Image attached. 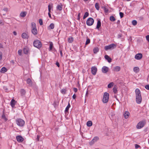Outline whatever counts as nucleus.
Masks as SVG:
<instances>
[{
  "mask_svg": "<svg viewBox=\"0 0 149 149\" xmlns=\"http://www.w3.org/2000/svg\"><path fill=\"white\" fill-rule=\"evenodd\" d=\"M13 34L15 36H16L17 34V33L15 31H13Z\"/></svg>",
  "mask_w": 149,
  "mask_h": 149,
  "instance_id": "obj_56",
  "label": "nucleus"
},
{
  "mask_svg": "<svg viewBox=\"0 0 149 149\" xmlns=\"http://www.w3.org/2000/svg\"><path fill=\"white\" fill-rule=\"evenodd\" d=\"M90 40L89 39L87 38V39L85 44L86 45H87L89 44L90 43Z\"/></svg>",
  "mask_w": 149,
  "mask_h": 149,
  "instance_id": "obj_42",
  "label": "nucleus"
},
{
  "mask_svg": "<svg viewBox=\"0 0 149 149\" xmlns=\"http://www.w3.org/2000/svg\"><path fill=\"white\" fill-rule=\"evenodd\" d=\"M54 24L53 23H51L50 24L48 27V29H54Z\"/></svg>",
  "mask_w": 149,
  "mask_h": 149,
  "instance_id": "obj_25",
  "label": "nucleus"
},
{
  "mask_svg": "<svg viewBox=\"0 0 149 149\" xmlns=\"http://www.w3.org/2000/svg\"><path fill=\"white\" fill-rule=\"evenodd\" d=\"M52 7H53V5L52 4L51 5H50V4H49L48 6L49 12V13H50L51 12V9Z\"/></svg>",
  "mask_w": 149,
  "mask_h": 149,
  "instance_id": "obj_37",
  "label": "nucleus"
},
{
  "mask_svg": "<svg viewBox=\"0 0 149 149\" xmlns=\"http://www.w3.org/2000/svg\"><path fill=\"white\" fill-rule=\"evenodd\" d=\"M97 71V68L95 66H93L91 68V73L92 74L95 75L96 74Z\"/></svg>",
  "mask_w": 149,
  "mask_h": 149,
  "instance_id": "obj_11",
  "label": "nucleus"
},
{
  "mask_svg": "<svg viewBox=\"0 0 149 149\" xmlns=\"http://www.w3.org/2000/svg\"><path fill=\"white\" fill-rule=\"evenodd\" d=\"M16 124L19 127H23L25 124L24 121L21 118H17L16 120Z\"/></svg>",
  "mask_w": 149,
  "mask_h": 149,
  "instance_id": "obj_5",
  "label": "nucleus"
},
{
  "mask_svg": "<svg viewBox=\"0 0 149 149\" xmlns=\"http://www.w3.org/2000/svg\"><path fill=\"white\" fill-rule=\"evenodd\" d=\"M0 48H3V45L2 44L0 43Z\"/></svg>",
  "mask_w": 149,
  "mask_h": 149,
  "instance_id": "obj_59",
  "label": "nucleus"
},
{
  "mask_svg": "<svg viewBox=\"0 0 149 149\" xmlns=\"http://www.w3.org/2000/svg\"><path fill=\"white\" fill-rule=\"evenodd\" d=\"M109 94L107 92H105L104 93L102 102L104 103H107L108 102L109 99Z\"/></svg>",
  "mask_w": 149,
  "mask_h": 149,
  "instance_id": "obj_6",
  "label": "nucleus"
},
{
  "mask_svg": "<svg viewBox=\"0 0 149 149\" xmlns=\"http://www.w3.org/2000/svg\"><path fill=\"white\" fill-rule=\"evenodd\" d=\"M33 46L38 49H40L42 47V44L41 42L39 40H36L33 42Z\"/></svg>",
  "mask_w": 149,
  "mask_h": 149,
  "instance_id": "obj_4",
  "label": "nucleus"
},
{
  "mask_svg": "<svg viewBox=\"0 0 149 149\" xmlns=\"http://www.w3.org/2000/svg\"><path fill=\"white\" fill-rule=\"evenodd\" d=\"M53 47V43L52 42H50L49 45V50L51 51Z\"/></svg>",
  "mask_w": 149,
  "mask_h": 149,
  "instance_id": "obj_32",
  "label": "nucleus"
},
{
  "mask_svg": "<svg viewBox=\"0 0 149 149\" xmlns=\"http://www.w3.org/2000/svg\"><path fill=\"white\" fill-rule=\"evenodd\" d=\"M80 13H79L78 14V17H80Z\"/></svg>",
  "mask_w": 149,
  "mask_h": 149,
  "instance_id": "obj_63",
  "label": "nucleus"
},
{
  "mask_svg": "<svg viewBox=\"0 0 149 149\" xmlns=\"http://www.w3.org/2000/svg\"><path fill=\"white\" fill-rule=\"evenodd\" d=\"M99 48L97 47H95L93 49V52L95 54H96L99 51Z\"/></svg>",
  "mask_w": 149,
  "mask_h": 149,
  "instance_id": "obj_27",
  "label": "nucleus"
},
{
  "mask_svg": "<svg viewBox=\"0 0 149 149\" xmlns=\"http://www.w3.org/2000/svg\"><path fill=\"white\" fill-rule=\"evenodd\" d=\"M110 20L112 22L115 21L116 20L115 18L113 16H111L110 17Z\"/></svg>",
  "mask_w": 149,
  "mask_h": 149,
  "instance_id": "obj_33",
  "label": "nucleus"
},
{
  "mask_svg": "<svg viewBox=\"0 0 149 149\" xmlns=\"http://www.w3.org/2000/svg\"><path fill=\"white\" fill-rule=\"evenodd\" d=\"M40 138V136L38 135H37V136L36 140L38 141H39Z\"/></svg>",
  "mask_w": 149,
  "mask_h": 149,
  "instance_id": "obj_49",
  "label": "nucleus"
},
{
  "mask_svg": "<svg viewBox=\"0 0 149 149\" xmlns=\"http://www.w3.org/2000/svg\"><path fill=\"white\" fill-rule=\"evenodd\" d=\"M73 41V38L72 37L69 38L68 39V42L69 43H72Z\"/></svg>",
  "mask_w": 149,
  "mask_h": 149,
  "instance_id": "obj_38",
  "label": "nucleus"
},
{
  "mask_svg": "<svg viewBox=\"0 0 149 149\" xmlns=\"http://www.w3.org/2000/svg\"><path fill=\"white\" fill-rule=\"evenodd\" d=\"M136 94V103L138 104H140L142 101L141 92L139 88H136L135 90Z\"/></svg>",
  "mask_w": 149,
  "mask_h": 149,
  "instance_id": "obj_1",
  "label": "nucleus"
},
{
  "mask_svg": "<svg viewBox=\"0 0 149 149\" xmlns=\"http://www.w3.org/2000/svg\"><path fill=\"white\" fill-rule=\"evenodd\" d=\"M23 51L24 53L25 54H26L28 53V49L26 48H24L23 49Z\"/></svg>",
  "mask_w": 149,
  "mask_h": 149,
  "instance_id": "obj_35",
  "label": "nucleus"
},
{
  "mask_svg": "<svg viewBox=\"0 0 149 149\" xmlns=\"http://www.w3.org/2000/svg\"><path fill=\"white\" fill-rule=\"evenodd\" d=\"M88 91L87 90L86 93V95H85V96H87V97L88 96Z\"/></svg>",
  "mask_w": 149,
  "mask_h": 149,
  "instance_id": "obj_58",
  "label": "nucleus"
},
{
  "mask_svg": "<svg viewBox=\"0 0 149 149\" xmlns=\"http://www.w3.org/2000/svg\"><path fill=\"white\" fill-rule=\"evenodd\" d=\"M7 71V69L5 67H3L1 70V72L2 73H4Z\"/></svg>",
  "mask_w": 149,
  "mask_h": 149,
  "instance_id": "obj_24",
  "label": "nucleus"
},
{
  "mask_svg": "<svg viewBox=\"0 0 149 149\" xmlns=\"http://www.w3.org/2000/svg\"><path fill=\"white\" fill-rule=\"evenodd\" d=\"M109 68L105 66H103L102 68V72L104 73H107L108 71Z\"/></svg>",
  "mask_w": 149,
  "mask_h": 149,
  "instance_id": "obj_12",
  "label": "nucleus"
},
{
  "mask_svg": "<svg viewBox=\"0 0 149 149\" xmlns=\"http://www.w3.org/2000/svg\"><path fill=\"white\" fill-rule=\"evenodd\" d=\"M99 139V138L97 136L95 137L92 140L89 142V144L91 145H93L95 142H96Z\"/></svg>",
  "mask_w": 149,
  "mask_h": 149,
  "instance_id": "obj_9",
  "label": "nucleus"
},
{
  "mask_svg": "<svg viewBox=\"0 0 149 149\" xmlns=\"http://www.w3.org/2000/svg\"><path fill=\"white\" fill-rule=\"evenodd\" d=\"M76 97V95L75 94H74L72 96V98L74 99H75Z\"/></svg>",
  "mask_w": 149,
  "mask_h": 149,
  "instance_id": "obj_54",
  "label": "nucleus"
},
{
  "mask_svg": "<svg viewBox=\"0 0 149 149\" xmlns=\"http://www.w3.org/2000/svg\"><path fill=\"white\" fill-rule=\"evenodd\" d=\"M89 15V13L88 12H86L84 16H83V18L84 19L85 18H86Z\"/></svg>",
  "mask_w": 149,
  "mask_h": 149,
  "instance_id": "obj_36",
  "label": "nucleus"
},
{
  "mask_svg": "<svg viewBox=\"0 0 149 149\" xmlns=\"http://www.w3.org/2000/svg\"><path fill=\"white\" fill-rule=\"evenodd\" d=\"M2 118L5 121L7 120L8 119L6 117L5 114H3L2 115Z\"/></svg>",
  "mask_w": 149,
  "mask_h": 149,
  "instance_id": "obj_29",
  "label": "nucleus"
},
{
  "mask_svg": "<svg viewBox=\"0 0 149 149\" xmlns=\"http://www.w3.org/2000/svg\"><path fill=\"white\" fill-rule=\"evenodd\" d=\"M95 8H96V9L97 10H99V8H100V6L99 5V4L98 3H96L95 4Z\"/></svg>",
  "mask_w": 149,
  "mask_h": 149,
  "instance_id": "obj_34",
  "label": "nucleus"
},
{
  "mask_svg": "<svg viewBox=\"0 0 149 149\" xmlns=\"http://www.w3.org/2000/svg\"><path fill=\"white\" fill-rule=\"evenodd\" d=\"M0 24H1V25H3V23L1 21H0Z\"/></svg>",
  "mask_w": 149,
  "mask_h": 149,
  "instance_id": "obj_61",
  "label": "nucleus"
},
{
  "mask_svg": "<svg viewBox=\"0 0 149 149\" xmlns=\"http://www.w3.org/2000/svg\"><path fill=\"white\" fill-rule=\"evenodd\" d=\"M70 103H69L68 106H67V107H66V108L65 109V112H68L69 109V108H70Z\"/></svg>",
  "mask_w": 149,
  "mask_h": 149,
  "instance_id": "obj_28",
  "label": "nucleus"
},
{
  "mask_svg": "<svg viewBox=\"0 0 149 149\" xmlns=\"http://www.w3.org/2000/svg\"><path fill=\"white\" fill-rule=\"evenodd\" d=\"M116 45L114 44H112L108 46H105L104 47V49L107 50L108 49H113L116 48Z\"/></svg>",
  "mask_w": 149,
  "mask_h": 149,
  "instance_id": "obj_7",
  "label": "nucleus"
},
{
  "mask_svg": "<svg viewBox=\"0 0 149 149\" xmlns=\"http://www.w3.org/2000/svg\"><path fill=\"white\" fill-rule=\"evenodd\" d=\"M92 125V122L91 121H88L87 123V125L88 127H91Z\"/></svg>",
  "mask_w": 149,
  "mask_h": 149,
  "instance_id": "obj_26",
  "label": "nucleus"
},
{
  "mask_svg": "<svg viewBox=\"0 0 149 149\" xmlns=\"http://www.w3.org/2000/svg\"><path fill=\"white\" fill-rule=\"evenodd\" d=\"M50 13L48 12V15H49V17L50 18H51V14H50Z\"/></svg>",
  "mask_w": 149,
  "mask_h": 149,
  "instance_id": "obj_60",
  "label": "nucleus"
},
{
  "mask_svg": "<svg viewBox=\"0 0 149 149\" xmlns=\"http://www.w3.org/2000/svg\"><path fill=\"white\" fill-rule=\"evenodd\" d=\"M74 91L75 93L77 92V88H73Z\"/></svg>",
  "mask_w": 149,
  "mask_h": 149,
  "instance_id": "obj_50",
  "label": "nucleus"
},
{
  "mask_svg": "<svg viewBox=\"0 0 149 149\" xmlns=\"http://www.w3.org/2000/svg\"><path fill=\"white\" fill-rule=\"evenodd\" d=\"M66 90L65 89H63L61 90V93L64 94H65L66 93Z\"/></svg>",
  "mask_w": 149,
  "mask_h": 149,
  "instance_id": "obj_40",
  "label": "nucleus"
},
{
  "mask_svg": "<svg viewBox=\"0 0 149 149\" xmlns=\"http://www.w3.org/2000/svg\"><path fill=\"white\" fill-rule=\"evenodd\" d=\"M22 37L24 39H28L29 36L27 34L25 33H23L22 34Z\"/></svg>",
  "mask_w": 149,
  "mask_h": 149,
  "instance_id": "obj_16",
  "label": "nucleus"
},
{
  "mask_svg": "<svg viewBox=\"0 0 149 149\" xmlns=\"http://www.w3.org/2000/svg\"><path fill=\"white\" fill-rule=\"evenodd\" d=\"M146 123V120H143L140 121L137 123L136 126V128L137 129H140L141 128L144 126Z\"/></svg>",
  "mask_w": 149,
  "mask_h": 149,
  "instance_id": "obj_3",
  "label": "nucleus"
},
{
  "mask_svg": "<svg viewBox=\"0 0 149 149\" xmlns=\"http://www.w3.org/2000/svg\"><path fill=\"white\" fill-rule=\"evenodd\" d=\"M132 23L133 25L135 26L137 24V22L136 20H133L132 21Z\"/></svg>",
  "mask_w": 149,
  "mask_h": 149,
  "instance_id": "obj_41",
  "label": "nucleus"
},
{
  "mask_svg": "<svg viewBox=\"0 0 149 149\" xmlns=\"http://www.w3.org/2000/svg\"><path fill=\"white\" fill-rule=\"evenodd\" d=\"M27 14L26 11H22L21 12L19 15V16L22 17H25Z\"/></svg>",
  "mask_w": 149,
  "mask_h": 149,
  "instance_id": "obj_15",
  "label": "nucleus"
},
{
  "mask_svg": "<svg viewBox=\"0 0 149 149\" xmlns=\"http://www.w3.org/2000/svg\"><path fill=\"white\" fill-rule=\"evenodd\" d=\"M122 36V35L121 34H119L118 35V38H121Z\"/></svg>",
  "mask_w": 149,
  "mask_h": 149,
  "instance_id": "obj_55",
  "label": "nucleus"
},
{
  "mask_svg": "<svg viewBox=\"0 0 149 149\" xmlns=\"http://www.w3.org/2000/svg\"><path fill=\"white\" fill-rule=\"evenodd\" d=\"M60 52L61 55V56L62 57L63 56V53L62 52V51L61 50H60Z\"/></svg>",
  "mask_w": 149,
  "mask_h": 149,
  "instance_id": "obj_51",
  "label": "nucleus"
},
{
  "mask_svg": "<svg viewBox=\"0 0 149 149\" xmlns=\"http://www.w3.org/2000/svg\"><path fill=\"white\" fill-rule=\"evenodd\" d=\"M142 57V55L141 53H138L136 54L135 56V58L137 60H140Z\"/></svg>",
  "mask_w": 149,
  "mask_h": 149,
  "instance_id": "obj_13",
  "label": "nucleus"
},
{
  "mask_svg": "<svg viewBox=\"0 0 149 149\" xmlns=\"http://www.w3.org/2000/svg\"><path fill=\"white\" fill-rule=\"evenodd\" d=\"M3 10H4L5 11H6V12H7L8 10V9L7 8H5L3 9Z\"/></svg>",
  "mask_w": 149,
  "mask_h": 149,
  "instance_id": "obj_57",
  "label": "nucleus"
},
{
  "mask_svg": "<svg viewBox=\"0 0 149 149\" xmlns=\"http://www.w3.org/2000/svg\"><path fill=\"white\" fill-rule=\"evenodd\" d=\"M16 102V101L14 99H12L11 100L10 102V104L12 107H13L15 106Z\"/></svg>",
  "mask_w": 149,
  "mask_h": 149,
  "instance_id": "obj_19",
  "label": "nucleus"
},
{
  "mask_svg": "<svg viewBox=\"0 0 149 149\" xmlns=\"http://www.w3.org/2000/svg\"><path fill=\"white\" fill-rule=\"evenodd\" d=\"M31 32L34 35H36L38 34L36 25L34 22L31 23Z\"/></svg>",
  "mask_w": 149,
  "mask_h": 149,
  "instance_id": "obj_2",
  "label": "nucleus"
},
{
  "mask_svg": "<svg viewBox=\"0 0 149 149\" xmlns=\"http://www.w3.org/2000/svg\"><path fill=\"white\" fill-rule=\"evenodd\" d=\"M146 40L148 41L149 42V35H148L146 36Z\"/></svg>",
  "mask_w": 149,
  "mask_h": 149,
  "instance_id": "obj_47",
  "label": "nucleus"
},
{
  "mask_svg": "<svg viewBox=\"0 0 149 149\" xmlns=\"http://www.w3.org/2000/svg\"><path fill=\"white\" fill-rule=\"evenodd\" d=\"M17 141L19 142H22L24 141V138L20 135H18L16 136Z\"/></svg>",
  "mask_w": 149,
  "mask_h": 149,
  "instance_id": "obj_10",
  "label": "nucleus"
},
{
  "mask_svg": "<svg viewBox=\"0 0 149 149\" xmlns=\"http://www.w3.org/2000/svg\"><path fill=\"white\" fill-rule=\"evenodd\" d=\"M20 93L21 96H23L25 95L26 93V91L24 89H21L20 91Z\"/></svg>",
  "mask_w": 149,
  "mask_h": 149,
  "instance_id": "obj_23",
  "label": "nucleus"
},
{
  "mask_svg": "<svg viewBox=\"0 0 149 149\" xmlns=\"http://www.w3.org/2000/svg\"><path fill=\"white\" fill-rule=\"evenodd\" d=\"M119 15L120 17V18H122L124 16V13L122 12H120Z\"/></svg>",
  "mask_w": 149,
  "mask_h": 149,
  "instance_id": "obj_43",
  "label": "nucleus"
},
{
  "mask_svg": "<svg viewBox=\"0 0 149 149\" xmlns=\"http://www.w3.org/2000/svg\"><path fill=\"white\" fill-rule=\"evenodd\" d=\"M135 147L136 149H137L138 148H141L140 146L137 144H135Z\"/></svg>",
  "mask_w": 149,
  "mask_h": 149,
  "instance_id": "obj_45",
  "label": "nucleus"
},
{
  "mask_svg": "<svg viewBox=\"0 0 149 149\" xmlns=\"http://www.w3.org/2000/svg\"><path fill=\"white\" fill-rule=\"evenodd\" d=\"M101 26V22L100 19L98 20L97 23V25L96 28L97 29H99L100 27Z\"/></svg>",
  "mask_w": 149,
  "mask_h": 149,
  "instance_id": "obj_21",
  "label": "nucleus"
},
{
  "mask_svg": "<svg viewBox=\"0 0 149 149\" xmlns=\"http://www.w3.org/2000/svg\"><path fill=\"white\" fill-rule=\"evenodd\" d=\"M94 22L93 19L91 17H89L87 19L86 23L87 25L90 26L92 25Z\"/></svg>",
  "mask_w": 149,
  "mask_h": 149,
  "instance_id": "obj_8",
  "label": "nucleus"
},
{
  "mask_svg": "<svg viewBox=\"0 0 149 149\" xmlns=\"http://www.w3.org/2000/svg\"><path fill=\"white\" fill-rule=\"evenodd\" d=\"M39 23L40 25H42L43 24L42 21V19H39Z\"/></svg>",
  "mask_w": 149,
  "mask_h": 149,
  "instance_id": "obj_44",
  "label": "nucleus"
},
{
  "mask_svg": "<svg viewBox=\"0 0 149 149\" xmlns=\"http://www.w3.org/2000/svg\"><path fill=\"white\" fill-rule=\"evenodd\" d=\"M2 58V53L1 52H0V60H1Z\"/></svg>",
  "mask_w": 149,
  "mask_h": 149,
  "instance_id": "obj_53",
  "label": "nucleus"
},
{
  "mask_svg": "<svg viewBox=\"0 0 149 149\" xmlns=\"http://www.w3.org/2000/svg\"><path fill=\"white\" fill-rule=\"evenodd\" d=\"M56 65L58 67H59L60 66V65L58 62H57L56 63Z\"/></svg>",
  "mask_w": 149,
  "mask_h": 149,
  "instance_id": "obj_52",
  "label": "nucleus"
},
{
  "mask_svg": "<svg viewBox=\"0 0 149 149\" xmlns=\"http://www.w3.org/2000/svg\"><path fill=\"white\" fill-rule=\"evenodd\" d=\"M113 82L110 83L108 85V87L109 88H111L112 86H113Z\"/></svg>",
  "mask_w": 149,
  "mask_h": 149,
  "instance_id": "obj_39",
  "label": "nucleus"
},
{
  "mask_svg": "<svg viewBox=\"0 0 149 149\" xmlns=\"http://www.w3.org/2000/svg\"><path fill=\"white\" fill-rule=\"evenodd\" d=\"M22 51L20 50H19L18 51V54L19 55H21V54Z\"/></svg>",
  "mask_w": 149,
  "mask_h": 149,
  "instance_id": "obj_48",
  "label": "nucleus"
},
{
  "mask_svg": "<svg viewBox=\"0 0 149 149\" xmlns=\"http://www.w3.org/2000/svg\"><path fill=\"white\" fill-rule=\"evenodd\" d=\"M105 12H108V10H107L106 8L105 9Z\"/></svg>",
  "mask_w": 149,
  "mask_h": 149,
  "instance_id": "obj_62",
  "label": "nucleus"
},
{
  "mask_svg": "<svg viewBox=\"0 0 149 149\" xmlns=\"http://www.w3.org/2000/svg\"><path fill=\"white\" fill-rule=\"evenodd\" d=\"M113 91L114 93L116 94L117 92V88L116 86H114L113 89Z\"/></svg>",
  "mask_w": 149,
  "mask_h": 149,
  "instance_id": "obj_31",
  "label": "nucleus"
},
{
  "mask_svg": "<svg viewBox=\"0 0 149 149\" xmlns=\"http://www.w3.org/2000/svg\"><path fill=\"white\" fill-rule=\"evenodd\" d=\"M56 8L57 10L61 11L62 9V5L61 4L58 5L56 7Z\"/></svg>",
  "mask_w": 149,
  "mask_h": 149,
  "instance_id": "obj_22",
  "label": "nucleus"
},
{
  "mask_svg": "<svg viewBox=\"0 0 149 149\" xmlns=\"http://www.w3.org/2000/svg\"><path fill=\"white\" fill-rule=\"evenodd\" d=\"M120 70V68L119 66H115L113 68V70L116 72H118Z\"/></svg>",
  "mask_w": 149,
  "mask_h": 149,
  "instance_id": "obj_14",
  "label": "nucleus"
},
{
  "mask_svg": "<svg viewBox=\"0 0 149 149\" xmlns=\"http://www.w3.org/2000/svg\"><path fill=\"white\" fill-rule=\"evenodd\" d=\"M145 88L147 90H149V84H148L145 86Z\"/></svg>",
  "mask_w": 149,
  "mask_h": 149,
  "instance_id": "obj_46",
  "label": "nucleus"
},
{
  "mask_svg": "<svg viewBox=\"0 0 149 149\" xmlns=\"http://www.w3.org/2000/svg\"><path fill=\"white\" fill-rule=\"evenodd\" d=\"M133 71L136 73L139 72V68L138 67H134L133 68Z\"/></svg>",
  "mask_w": 149,
  "mask_h": 149,
  "instance_id": "obj_30",
  "label": "nucleus"
},
{
  "mask_svg": "<svg viewBox=\"0 0 149 149\" xmlns=\"http://www.w3.org/2000/svg\"><path fill=\"white\" fill-rule=\"evenodd\" d=\"M84 1H88V0H83Z\"/></svg>",
  "mask_w": 149,
  "mask_h": 149,
  "instance_id": "obj_64",
  "label": "nucleus"
},
{
  "mask_svg": "<svg viewBox=\"0 0 149 149\" xmlns=\"http://www.w3.org/2000/svg\"><path fill=\"white\" fill-rule=\"evenodd\" d=\"M27 83L28 84L29 86H31L32 85V83L31 80L30 78H28L26 80Z\"/></svg>",
  "mask_w": 149,
  "mask_h": 149,
  "instance_id": "obj_18",
  "label": "nucleus"
},
{
  "mask_svg": "<svg viewBox=\"0 0 149 149\" xmlns=\"http://www.w3.org/2000/svg\"><path fill=\"white\" fill-rule=\"evenodd\" d=\"M130 113L128 111H126L124 113V116L125 118H127L129 116Z\"/></svg>",
  "mask_w": 149,
  "mask_h": 149,
  "instance_id": "obj_17",
  "label": "nucleus"
},
{
  "mask_svg": "<svg viewBox=\"0 0 149 149\" xmlns=\"http://www.w3.org/2000/svg\"><path fill=\"white\" fill-rule=\"evenodd\" d=\"M104 58L106 59L107 60L109 63H111V62L112 59L108 55H105L104 56Z\"/></svg>",
  "mask_w": 149,
  "mask_h": 149,
  "instance_id": "obj_20",
  "label": "nucleus"
}]
</instances>
